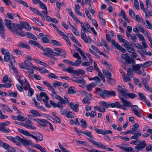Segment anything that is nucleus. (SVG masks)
<instances>
[{"label":"nucleus","instance_id":"f257e3e1","mask_svg":"<svg viewBox=\"0 0 152 152\" xmlns=\"http://www.w3.org/2000/svg\"><path fill=\"white\" fill-rule=\"evenodd\" d=\"M4 22L5 25L11 31L14 32L16 35H19L22 37L25 36V34L22 31L23 27L22 26L19 24H12L11 21L9 19H5Z\"/></svg>","mask_w":152,"mask_h":152},{"label":"nucleus","instance_id":"f03ea898","mask_svg":"<svg viewBox=\"0 0 152 152\" xmlns=\"http://www.w3.org/2000/svg\"><path fill=\"white\" fill-rule=\"evenodd\" d=\"M82 30L81 31V37L86 43H91V39L89 36L86 37L85 33H89L91 32L86 27L83 23H82L81 25Z\"/></svg>","mask_w":152,"mask_h":152},{"label":"nucleus","instance_id":"7ed1b4c3","mask_svg":"<svg viewBox=\"0 0 152 152\" xmlns=\"http://www.w3.org/2000/svg\"><path fill=\"white\" fill-rule=\"evenodd\" d=\"M26 124L20 122L15 121L14 123L23 126L27 129H30L35 130L36 129V127L32 126L33 124L31 120L28 119H26L25 121Z\"/></svg>","mask_w":152,"mask_h":152},{"label":"nucleus","instance_id":"20e7f679","mask_svg":"<svg viewBox=\"0 0 152 152\" xmlns=\"http://www.w3.org/2000/svg\"><path fill=\"white\" fill-rule=\"evenodd\" d=\"M88 139L89 142L92 143L94 145H96L98 147H99L104 149H106L108 151H113V149L110 148H107L106 146L100 142H97L91 139Z\"/></svg>","mask_w":152,"mask_h":152},{"label":"nucleus","instance_id":"39448f33","mask_svg":"<svg viewBox=\"0 0 152 152\" xmlns=\"http://www.w3.org/2000/svg\"><path fill=\"white\" fill-rule=\"evenodd\" d=\"M7 139L15 143L17 145L20 147L21 146V144L19 143V142H20L21 138L19 136H16L15 137L7 136Z\"/></svg>","mask_w":152,"mask_h":152},{"label":"nucleus","instance_id":"423d86ee","mask_svg":"<svg viewBox=\"0 0 152 152\" xmlns=\"http://www.w3.org/2000/svg\"><path fill=\"white\" fill-rule=\"evenodd\" d=\"M73 57L77 59L75 62H73L72 66H78L81 63V58L79 55V54L77 53H75L73 54Z\"/></svg>","mask_w":152,"mask_h":152},{"label":"nucleus","instance_id":"0eeeda50","mask_svg":"<svg viewBox=\"0 0 152 152\" xmlns=\"http://www.w3.org/2000/svg\"><path fill=\"white\" fill-rule=\"evenodd\" d=\"M139 144L135 147V149L137 150V152H138L140 150H142L147 145L146 142L145 140L139 141Z\"/></svg>","mask_w":152,"mask_h":152},{"label":"nucleus","instance_id":"6e6552de","mask_svg":"<svg viewBox=\"0 0 152 152\" xmlns=\"http://www.w3.org/2000/svg\"><path fill=\"white\" fill-rule=\"evenodd\" d=\"M96 91L98 92L99 95L101 97L103 98L107 97V90H102L100 88H96Z\"/></svg>","mask_w":152,"mask_h":152},{"label":"nucleus","instance_id":"1a4fd4ad","mask_svg":"<svg viewBox=\"0 0 152 152\" xmlns=\"http://www.w3.org/2000/svg\"><path fill=\"white\" fill-rule=\"evenodd\" d=\"M102 72L104 75L108 79V81L109 83L112 80L113 82L115 81V79L111 78V74L108 70L103 69L102 70Z\"/></svg>","mask_w":152,"mask_h":152},{"label":"nucleus","instance_id":"9d476101","mask_svg":"<svg viewBox=\"0 0 152 152\" xmlns=\"http://www.w3.org/2000/svg\"><path fill=\"white\" fill-rule=\"evenodd\" d=\"M118 90L122 96L125 98L126 97V94L128 91L126 89L123 88L121 86L118 85Z\"/></svg>","mask_w":152,"mask_h":152},{"label":"nucleus","instance_id":"9b49d317","mask_svg":"<svg viewBox=\"0 0 152 152\" xmlns=\"http://www.w3.org/2000/svg\"><path fill=\"white\" fill-rule=\"evenodd\" d=\"M3 144V147L9 152H15V150L8 144L2 142Z\"/></svg>","mask_w":152,"mask_h":152},{"label":"nucleus","instance_id":"f8f14e48","mask_svg":"<svg viewBox=\"0 0 152 152\" xmlns=\"http://www.w3.org/2000/svg\"><path fill=\"white\" fill-rule=\"evenodd\" d=\"M71 79L73 81L77 83H85L84 79L81 77H74L71 78Z\"/></svg>","mask_w":152,"mask_h":152},{"label":"nucleus","instance_id":"ddd939ff","mask_svg":"<svg viewBox=\"0 0 152 152\" xmlns=\"http://www.w3.org/2000/svg\"><path fill=\"white\" fill-rule=\"evenodd\" d=\"M40 96L41 98H42V97H44L45 99H42V100L43 102L45 103H46L48 102V100H49V97L47 95V94L45 92H42L40 93Z\"/></svg>","mask_w":152,"mask_h":152},{"label":"nucleus","instance_id":"4468645a","mask_svg":"<svg viewBox=\"0 0 152 152\" xmlns=\"http://www.w3.org/2000/svg\"><path fill=\"white\" fill-rule=\"evenodd\" d=\"M120 99L123 105L124 106L128 107H130L131 106L132 104L130 101L125 99L123 97L120 98Z\"/></svg>","mask_w":152,"mask_h":152},{"label":"nucleus","instance_id":"2eb2a0df","mask_svg":"<svg viewBox=\"0 0 152 152\" xmlns=\"http://www.w3.org/2000/svg\"><path fill=\"white\" fill-rule=\"evenodd\" d=\"M70 106L71 109L75 112L78 111V107L79 106L78 103L77 102L74 105L73 102H70L69 104Z\"/></svg>","mask_w":152,"mask_h":152},{"label":"nucleus","instance_id":"dca6fc26","mask_svg":"<svg viewBox=\"0 0 152 152\" xmlns=\"http://www.w3.org/2000/svg\"><path fill=\"white\" fill-rule=\"evenodd\" d=\"M5 30L4 24L0 26V34L2 38L3 39H4L5 38Z\"/></svg>","mask_w":152,"mask_h":152},{"label":"nucleus","instance_id":"f3484780","mask_svg":"<svg viewBox=\"0 0 152 152\" xmlns=\"http://www.w3.org/2000/svg\"><path fill=\"white\" fill-rule=\"evenodd\" d=\"M139 28L140 29L139 31L142 32L146 36L148 39L151 38L149 34L143 27L140 26Z\"/></svg>","mask_w":152,"mask_h":152},{"label":"nucleus","instance_id":"a211bd4d","mask_svg":"<svg viewBox=\"0 0 152 152\" xmlns=\"http://www.w3.org/2000/svg\"><path fill=\"white\" fill-rule=\"evenodd\" d=\"M121 104L118 102H116L114 103H110V107L114 108L116 107L118 108H121Z\"/></svg>","mask_w":152,"mask_h":152},{"label":"nucleus","instance_id":"6ab92c4d","mask_svg":"<svg viewBox=\"0 0 152 152\" xmlns=\"http://www.w3.org/2000/svg\"><path fill=\"white\" fill-rule=\"evenodd\" d=\"M18 46L20 48H25L28 50H30V48L29 46L26 43L24 42H21L19 43Z\"/></svg>","mask_w":152,"mask_h":152},{"label":"nucleus","instance_id":"aec40b11","mask_svg":"<svg viewBox=\"0 0 152 152\" xmlns=\"http://www.w3.org/2000/svg\"><path fill=\"white\" fill-rule=\"evenodd\" d=\"M20 142L22 143L24 145H26L32 144V143L31 141L26 139H23L21 138Z\"/></svg>","mask_w":152,"mask_h":152},{"label":"nucleus","instance_id":"412c9836","mask_svg":"<svg viewBox=\"0 0 152 152\" xmlns=\"http://www.w3.org/2000/svg\"><path fill=\"white\" fill-rule=\"evenodd\" d=\"M26 36L29 38L32 39L35 41L37 39L36 36L30 32H26Z\"/></svg>","mask_w":152,"mask_h":152},{"label":"nucleus","instance_id":"4be33fe9","mask_svg":"<svg viewBox=\"0 0 152 152\" xmlns=\"http://www.w3.org/2000/svg\"><path fill=\"white\" fill-rule=\"evenodd\" d=\"M21 24V25H20L23 26V28L24 26L28 30L30 31L31 30V27L30 26L29 24L27 22H23Z\"/></svg>","mask_w":152,"mask_h":152},{"label":"nucleus","instance_id":"5701e85b","mask_svg":"<svg viewBox=\"0 0 152 152\" xmlns=\"http://www.w3.org/2000/svg\"><path fill=\"white\" fill-rule=\"evenodd\" d=\"M96 84L97 83H96L93 82L89 84L86 86L87 90L88 91H91L92 88L94 87Z\"/></svg>","mask_w":152,"mask_h":152},{"label":"nucleus","instance_id":"b1692460","mask_svg":"<svg viewBox=\"0 0 152 152\" xmlns=\"http://www.w3.org/2000/svg\"><path fill=\"white\" fill-rule=\"evenodd\" d=\"M94 109L95 110H98L100 112L104 113L105 112V109L104 107H100L98 106H96L94 107Z\"/></svg>","mask_w":152,"mask_h":152},{"label":"nucleus","instance_id":"393cba45","mask_svg":"<svg viewBox=\"0 0 152 152\" xmlns=\"http://www.w3.org/2000/svg\"><path fill=\"white\" fill-rule=\"evenodd\" d=\"M99 104L101 106L104 107L106 108L110 107V103L108 104L104 101H100L99 102Z\"/></svg>","mask_w":152,"mask_h":152},{"label":"nucleus","instance_id":"a878e982","mask_svg":"<svg viewBox=\"0 0 152 152\" xmlns=\"http://www.w3.org/2000/svg\"><path fill=\"white\" fill-rule=\"evenodd\" d=\"M33 147L39 149L41 152H47L45 149L39 144H35Z\"/></svg>","mask_w":152,"mask_h":152},{"label":"nucleus","instance_id":"bb28decb","mask_svg":"<svg viewBox=\"0 0 152 152\" xmlns=\"http://www.w3.org/2000/svg\"><path fill=\"white\" fill-rule=\"evenodd\" d=\"M10 58V54L9 52H7L5 53L4 58V61L7 62L9 61Z\"/></svg>","mask_w":152,"mask_h":152},{"label":"nucleus","instance_id":"cd10ccee","mask_svg":"<svg viewBox=\"0 0 152 152\" xmlns=\"http://www.w3.org/2000/svg\"><path fill=\"white\" fill-rule=\"evenodd\" d=\"M142 65V64L135 65L133 66V70L135 71H139Z\"/></svg>","mask_w":152,"mask_h":152},{"label":"nucleus","instance_id":"c85d7f7f","mask_svg":"<svg viewBox=\"0 0 152 152\" xmlns=\"http://www.w3.org/2000/svg\"><path fill=\"white\" fill-rule=\"evenodd\" d=\"M85 73V71L81 69H79L77 70H75L74 71V74H76V76H78L79 75H84Z\"/></svg>","mask_w":152,"mask_h":152},{"label":"nucleus","instance_id":"c756f323","mask_svg":"<svg viewBox=\"0 0 152 152\" xmlns=\"http://www.w3.org/2000/svg\"><path fill=\"white\" fill-rule=\"evenodd\" d=\"M34 134L36 135V137L37 138L39 141H42L43 140V136L40 133L37 132H35Z\"/></svg>","mask_w":152,"mask_h":152},{"label":"nucleus","instance_id":"7c9ffc66","mask_svg":"<svg viewBox=\"0 0 152 152\" xmlns=\"http://www.w3.org/2000/svg\"><path fill=\"white\" fill-rule=\"evenodd\" d=\"M48 123L49 122L48 121L45 119H40L39 124L43 126H46V124H48Z\"/></svg>","mask_w":152,"mask_h":152},{"label":"nucleus","instance_id":"2f4dec72","mask_svg":"<svg viewBox=\"0 0 152 152\" xmlns=\"http://www.w3.org/2000/svg\"><path fill=\"white\" fill-rule=\"evenodd\" d=\"M32 20L34 22L37 24L38 25L42 26H44V25L42 22L40 20H39L37 18H34Z\"/></svg>","mask_w":152,"mask_h":152},{"label":"nucleus","instance_id":"473e14b6","mask_svg":"<svg viewBox=\"0 0 152 152\" xmlns=\"http://www.w3.org/2000/svg\"><path fill=\"white\" fill-rule=\"evenodd\" d=\"M73 68L72 66H70L68 68H64V70L66 71L69 73H73L74 74L75 70H73Z\"/></svg>","mask_w":152,"mask_h":152},{"label":"nucleus","instance_id":"72a5a7b5","mask_svg":"<svg viewBox=\"0 0 152 152\" xmlns=\"http://www.w3.org/2000/svg\"><path fill=\"white\" fill-rule=\"evenodd\" d=\"M74 87H70L68 90L67 93L68 94H75L76 91L74 90Z\"/></svg>","mask_w":152,"mask_h":152},{"label":"nucleus","instance_id":"f704fd0d","mask_svg":"<svg viewBox=\"0 0 152 152\" xmlns=\"http://www.w3.org/2000/svg\"><path fill=\"white\" fill-rule=\"evenodd\" d=\"M111 43L113 45H115V47L118 50H120L121 48V47L120 45H119L118 43H116L115 42L114 39H113L111 41Z\"/></svg>","mask_w":152,"mask_h":152},{"label":"nucleus","instance_id":"c9c22d12","mask_svg":"<svg viewBox=\"0 0 152 152\" xmlns=\"http://www.w3.org/2000/svg\"><path fill=\"white\" fill-rule=\"evenodd\" d=\"M0 131L6 133H8L10 132V130L9 129H6L5 127L3 126H0Z\"/></svg>","mask_w":152,"mask_h":152},{"label":"nucleus","instance_id":"e433bc0d","mask_svg":"<svg viewBox=\"0 0 152 152\" xmlns=\"http://www.w3.org/2000/svg\"><path fill=\"white\" fill-rule=\"evenodd\" d=\"M30 112L35 116H41V115L38 111L35 110H30Z\"/></svg>","mask_w":152,"mask_h":152},{"label":"nucleus","instance_id":"4c0bfd02","mask_svg":"<svg viewBox=\"0 0 152 152\" xmlns=\"http://www.w3.org/2000/svg\"><path fill=\"white\" fill-rule=\"evenodd\" d=\"M72 31L74 34L75 35L79 36H80V34L77 28H75L74 26H72Z\"/></svg>","mask_w":152,"mask_h":152},{"label":"nucleus","instance_id":"58836bf2","mask_svg":"<svg viewBox=\"0 0 152 152\" xmlns=\"http://www.w3.org/2000/svg\"><path fill=\"white\" fill-rule=\"evenodd\" d=\"M127 75L128 76L131 77H132L133 76V73L132 70L130 68H127Z\"/></svg>","mask_w":152,"mask_h":152},{"label":"nucleus","instance_id":"ea45409f","mask_svg":"<svg viewBox=\"0 0 152 152\" xmlns=\"http://www.w3.org/2000/svg\"><path fill=\"white\" fill-rule=\"evenodd\" d=\"M139 99L142 100H145L146 99L145 96L142 93L140 92L138 93Z\"/></svg>","mask_w":152,"mask_h":152},{"label":"nucleus","instance_id":"a19ab883","mask_svg":"<svg viewBox=\"0 0 152 152\" xmlns=\"http://www.w3.org/2000/svg\"><path fill=\"white\" fill-rule=\"evenodd\" d=\"M44 52L43 53V54L46 53L47 54H50V55L52 54V50L51 49L49 48H44V50L43 51Z\"/></svg>","mask_w":152,"mask_h":152},{"label":"nucleus","instance_id":"79ce46f5","mask_svg":"<svg viewBox=\"0 0 152 152\" xmlns=\"http://www.w3.org/2000/svg\"><path fill=\"white\" fill-rule=\"evenodd\" d=\"M72 40L76 44L78 45L80 47H82V46L80 43L77 41V39L75 38V37H71Z\"/></svg>","mask_w":152,"mask_h":152},{"label":"nucleus","instance_id":"37998d69","mask_svg":"<svg viewBox=\"0 0 152 152\" xmlns=\"http://www.w3.org/2000/svg\"><path fill=\"white\" fill-rule=\"evenodd\" d=\"M9 66L10 67L13 71L15 73H18V71L15 69V67L13 66V64L11 60H10L9 63Z\"/></svg>","mask_w":152,"mask_h":152},{"label":"nucleus","instance_id":"c03bdc74","mask_svg":"<svg viewBox=\"0 0 152 152\" xmlns=\"http://www.w3.org/2000/svg\"><path fill=\"white\" fill-rule=\"evenodd\" d=\"M127 96L129 98L133 99L136 97L137 96V95L132 93H127L126 94V96Z\"/></svg>","mask_w":152,"mask_h":152},{"label":"nucleus","instance_id":"a18cd8bd","mask_svg":"<svg viewBox=\"0 0 152 152\" xmlns=\"http://www.w3.org/2000/svg\"><path fill=\"white\" fill-rule=\"evenodd\" d=\"M48 35H45L44 37H42V40L43 43H48L49 42V40L48 39L47 37Z\"/></svg>","mask_w":152,"mask_h":152},{"label":"nucleus","instance_id":"49530a36","mask_svg":"<svg viewBox=\"0 0 152 152\" xmlns=\"http://www.w3.org/2000/svg\"><path fill=\"white\" fill-rule=\"evenodd\" d=\"M12 86V84L11 83H7L5 84H0V88L5 87L6 88H9Z\"/></svg>","mask_w":152,"mask_h":152},{"label":"nucleus","instance_id":"de8ad7c7","mask_svg":"<svg viewBox=\"0 0 152 152\" xmlns=\"http://www.w3.org/2000/svg\"><path fill=\"white\" fill-rule=\"evenodd\" d=\"M94 129L96 132L98 134H101L103 135H105L104 131L102 129H97L96 127L94 128Z\"/></svg>","mask_w":152,"mask_h":152},{"label":"nucleus","instance_id":"09e8293b","mask_svg":"<svg viewBox=\"0 0 152 152\" xmlns=\"http://www.w3.org/2000/svg\"><path fill=\"white\" fill-rule=\"evenodd\" d=\"M152 64V62L151 61H147L144 63L142 65V67L143 68L146 67L148 66L151 65Z\"/></svg>","mask_w":152,"mask_h":152},{"label":"nucleus","instance_id":"8fccbe9b","mask_svg":"<svg viewBox=\"0 0 152 152\" xmlns=\"http://www.w3.org/2000/svg\"><path fill=\"white\" fill-rule=\"evenodd\" d=\"M51 41L54 45L58 46H61V43L58 41L55 40H51Z\"/></svg>","mask_w":152,"mask_h":152},{"label":"nucleus","instance_id":"3c124183","mask_svg":"<svg viewBox=\"0 0 152 152\" xmlns=\"http://www.w3.org/2000/svg\"><path fill=\"white\" fill-rule=\"evenodd\" d=\"M107 97L110 96H115L116 95L115 92L113 91H107Z\"/></svg>","mask_w":152,"mask_h":152},{"label":"nucleus","instance_id":"603ef678","mask_svg":"<svg viewBox=\"0 0 152 152\" xmlns=\"http://www.w3.org/2000/svg\"><path fill=\"white\" fill-rule=\"evenodd\" d=\"M80 122L82 127L84 129L86 128L87 127V124L86 121L84 119H82L80 121Z\"/></svg>","mask_w":152,"mask_h":152},{"label":"nucleus","instance_id":"864d4df0","mask_svg":"<svg viewBox=\"0 0 152 152\" xmlns=\"http://www.w3.org/2000/svg\"><path fill=\"white\" fill-rule=\"evenodd\" d=\"M18 93L17 91H15L13 93L11 91L9 92V96L11 97H13L15 98H16L17 96Z\"/></svg>","mask_w":152,"mask_h":152},{"label":"nucleus","instance_id":"5fc2aeb1","mask_svg":"<svg viewBox=\"0 0 152 152\" xmlns=\"http://www.w3.org/2000/svg\"><path fill=\"white\" fill-rule=\"evenodd\" d=\"M48 77L50 78L58 79V77L57 76L55 75L53 73H50L48 75Z\"/></svg>","mask_w":152,"mask_h":152},{"label":"nucleus","instance_id":"6e6d98bb","mask_svg":"<svg viewBox=\"0 0 152 152\" xmlns=\"http://www.w3.org/2000/svg\"><path fill=\"white\" fill-rule=\"evenodd\" d=\"M34 90L33 89L31 88V87L29 88L28 90V96H31L34 94Z\"/></svg>","mask_w":152,"mask_h":152},{"label":"nucleus","instance_id":"4d7b16f0","mask_svg":"<svg viewBox=\"0 0 152 152\" xmlns=\"http://www.w3.org/2000/svg\"><path fill=\"white\" fill-rule=\"evenodd\" d=\"M126 48L129 53H134L135 51V49L130 46H127L126 47Z\"/></svg>","mask_w":152,"mask_h":152},{"label":"nucleus","instance_id":"13d9d810","mask_svg":"<svg viewBox=\"0 0 152 152\" xmlns=\"http://www.w3.org/2000/svg\"><path fill=\"white\" fill-rule=\"evenodd\" d=\"M25 63H26V66H29L31 68H33L34 66L32 63L29 61L28 60L26 61H25Z\"/></svg>","mask_w":152,"mask_h":152},{"label":"nucleus","instance_id":"bf43d9fd","mask_svg":"<svg viewBox=\"0 0 152 152\" xmlns=\"http://www.w3.org/2000/svg\"><path fill=\"white\" fill-rule=\"evenodd\" d=\"M134 6L137 10H139V4L137 0H134Z\"/></svg>","mask_w":152,"mask_h":152},{"label":"nucleus","instance_id":"052dcab7","mask_svg":"<svg viewBox=\"0 0 152 152\" xmlns=\"http://www.w3.org/2000/svg\"><path fill=\"white\" fill-rule=\"evenodd\" d=\"M66 116L68 118H74L73 115V113L71 111H69L66 114Z\"/></svg>","mask_w":152,"mask_h":152},{"label":"nucleus","instance_id":"680f3d73","mask_svg":"<svg viewBox=\"0 0 152 152\" xmlns=\"http://www.w3.org/2000/svg\"><path fill=\"white\" fill-rule=\"evenodd\" d=\"M28 43L30 45H33L37 47L38 45L39 44L38 42L37 41H34L32 40H30L28 42Z\"/></svg>","mask_w":152,"mask_h":152},{"label":"nucleus","instance_id":"e2e57ef3","mask_svg":"<svg viewBox=\"0 0 152 152\" xmlns=\"http://www.w3.org/2000/svg\"><path fill=\"white\" fill-rule=\"evenodd\" d=\"M129 15L132 18H134L135 16L134 12L132 9H129Z\"/></svg>","mask_w":152,"mask_h":152},{"label":"nucleus","instance_id":"0e129e2a","mask_svg":"<svg viewBox=\"0 0 152 152\" xmlns=\"http://www.w3.org/2000/svg\"><path fill=\"white\" fill-rule=\"evenodd\" d=\"M39 4L41 7V8L45 10L47 9V7L45 4H43L42 1H39Z\"/></svg>","mask_w":152,"mask_h":152},{"label":"nucleus","instance_id":"69168bd1","mask_svg":"<svg viewBox=\"0 0 152 152\" xmlns=\"http://www.w3.org/2000/svg\"><path fill=\"white\" fill-rule=\"evenodd\" d=\"M69 102V100L66 96H64V98L61 101V103L64 104H66Z\"/></svg>","mask_w":152,"mask_h":152},{"label":"nucleus","instance_id":"338daca9","mask_svg":"<svg viewBox=\"0 0 152 152\" xmlns=\"http://www.w3.org/2000/svg\"><path fill=\"white\" fill-rule=\"evenodd\" d=\"M17 2L22 4L24 6L26 7H28V4L25 1H23L21 0H18Z\"/></svg>","mask_w":152,"mask_h":152},{"label":"nucleus","instance_id":"774afa93","mask_svg":"<svg viewBox=\"0 0 152 152\" xmlns=\"http://www.w3.org/2000/svg\"><path fill=\"white\" fill-rule=\"evenodd\" d=\"M29 8L31 11L36 14H38V13L39 12V11L38 10L34 8L29 7Z\"/></svg>","mask_w":152,"mask_h":152}]
</instances>
